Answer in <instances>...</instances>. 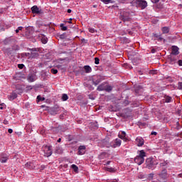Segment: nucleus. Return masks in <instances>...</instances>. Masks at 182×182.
<instances>
[{
    "label": "nucleus",
    "instance_id": "nucleus-36",
    "mask_svg": "<svg viewBox=\"0 0 182 182\" xmlns=\"http://www.w3.org/2000/svg\"><path fill=\"white\" fill-rule=\"evenodd\" d=\"M102 2L107 5V4H110V0H101Z\"/></svg>",
    "mask_w": 182,
    "mask_h": 182
},
{
    "label": "nucleus",
    "instance_id": "nucleus-47",
    "mask_svg": "<svg viewBox=\"0 0 182 182\" xmlns=\"http://www.w3.org/2000/svg\"><path fill=\"white\" fill-rule=\"evenodd\" d=\"M109 164H110V161H108L105 165V166H109Z\"/></svg>",
    "mask_w": 182,
    "mask_h": 182
},
{
    "label": "nucleus",
    "instance_id": "nucleus-30",
    "mask_svg": "<svg viewBox=\"0 0 182 182\" xmlns=\"http://www.w3.org/2000/svg\"><path fill=\"white\" fill-rule=\"evenodd\" d=\"M5 107H6V105H5V103H1L0 104L1 110H4V109H5Z\"/></svg>",
    "mask_w": 182,
    "mask_h": 182
},
{
    "label": "nucleus",
    "instance_id": "nucleus-2",
    "mask_svg": "<svg viewBox=\"0 0 182 182\" xmlns=\"http://www.w3.org/2000/svg\"><path fill=\"white\" fill-rule=\"evenodd\" d=\"M134 3L137 6H139V8H141V9H146L147 8V1L144 0H134Z\"/></svg>",
    "mask_w": 182,
    "mask_h": 182
},
{
    "label": "nucleus",
    "instance_id": "nucleus-18",
    "mask_svg": "<svg viewBox=\"0 0 182 182\" xmlns=\"http://www.w3.org/2000/svg\"><path fill=\"white\" fill-rule=\"evenodd\" d=\"M105 169L106 170V171H109V173H114V172H116V168H114L106 167V168H105Z\"/></svg>",
    "mask_w": 182,
    "mask_h": 182
},
{
    "label": "nucleus",
    "instance_id": "nucleus-34",
    "mask_svg": "<svg viewBox=\"0 0 182 182\" xmlns=\"http://www.w3.org/2000/svg\"><path fill=\"white\" fill-rule=\"evenodd\" d=\"M154 176V174L153 173H149L148 176L149 180H153V177Z\"/></svg>",
    "mask_w": 182,
    "mask_h": 182
},
{
    "label": "nucleus",
    "instance_id": "nucleus-37",
    "mask_svg": "<svg viewBox=\"0 0 182 182\" xmlns=\"http://www.w3.org/2000/svg\"><path fill=\"white\" fill-rule=\"evenodd\" d=\"M99 62H100L99 58H95V65H99Z\"/></svg>",
    "mask_w": 182,
    "mask_h": 182
},
{
    "label": "nucleus",
    "instance_id": "nucleus-7",
    "mask_svg": "<svg viewBox=\"0 0 182 182\" xmlns=\"http://www.w3.org/2000/svg\"><path fill=\"white\" fill-rule=\"evenodd\" d=\"M31 12L32 14H41L42 11L38 7V6H33L31 7Z\"/></svg>",
    "mask_w": 182,
    "mask_h": 182
},
{
    "label": "nucleus",
    "instance_id": "nucleus-28",
    "mask_svg": "<svg viewBox=\"0 0 182 182\" xmlns=\"http://www.w3.org/2000/svg\"><path fill=\"white\" fill-rule=\"evenodd\" d=\"M169 63L171 65H174V63H176V58H170Z\"/></svg>",
    "mask_w": 182,
    "mask_h": 182
},
{
    "label": "nucleus",
    "instance_id": "nucleus-39",
    "mask_svg": "<svg viewBox=\"0 0 182 182\" xmlns=\"http://www.w3.org/2000/svg\"><path fill=\"white\" fill-rule=\"evenodd\" d=\"M178 89H179V90H182V82H178Z\"/></svg>",
    "mask_w": 182,
    "mask_h": 182
},
{
    "label": "nucleus",
    "instance_id": "nucleus-6",
    "mask_svg": "<svg viewBox=\"0 0 182 182\" xmlns=\"http://www.w3.org/2000/svg\"><path fill=\"white\" fill-rule=\"evenodd\" d=\"M136 142L138 146V147H141L143 144H144V139L141 138V136H138L136 139Z\"/></svg>",
    "mask_w": 182,
    "mask_h": 182
},
{
    "label": "nucleus",
    "instance_id": "nucleus-54",
    "mask_svg": "<svg viewBox=\"0 0 182 182\" xmlns=\"http://www.w3.org/2000/svg\"><path fill=\"white\" fill-rule=\"evenodd\" d=\"M113 182H117V179H115Z\"/></svg>",
    "mask_w": 182,
    "mask_h": 182
},
{
    "label": "nucleus",
    "instance_id": "nucleus-16",
    "mask_svg": "<svg viewBox=\"0 0 182 182\" xmlns=\"http://www.w3.org/2000/svg\"><path fill=\"white\" fill-rule=\"evenodd\" d=\"M105 89H106V84H102L97 87V90H98L99 92H102L103 90L105 91Z\"/></svg>",
    "mask_w": 182,
    "mask_h": 182
},
{
    "label": "nucleus",
    "instance_id": "nucleus-1",
    "mask_svg": "<svg viewBox=\"0 0 182 182\" xmlns=\"http://www.w3.org/2000/svg\"><path fill=\"white\" fill-rule=\"evenodd\" d=\"M147 154L144 150H141L138 151V155L135 157L134 161L138 166H141L144 163V157H146Z\"/></svg>",
    "mask_w": 182,
    "mask_h": 182
},
{
    "label": "nucleus",
    "instance_id": "nucleus-19",
    "mask_svg": "<svg viewBox=\"0 0 182 182\" xmlns=\"http://www.w3.org/2000/svg\"><path fill=\"white\" fill-rule=\"evenodd\" d=\"M161 31L163 33H168V32H170V28H168V27H163Z\"/></svg>",
    "mask_w": 182,
    "mask_h": 182
},
{
    "label": "nucleus",
    "instance_id": "nucleus-41",
    "mask_svg": "<svg viewBox=\"0 0 182 182\" xmlns=\"http://www.w3.org/2000/svg\"><path fill=\"white\" fill-rule=\"evenodd\" d=\"M159 1H160V0H151V1L153 4H157V2H159Z\"/></svg>",
    "mask_w": 182,
    "mask_h": 182
},
{
    "label": "nucleus",
    "instance_id": "nucleus-50",
    "mask_svg": "<svg viewBox=\"0 0 182 182\" xmlns=\"http://www.w3.org/2000/svg\"><path fill=\"white\" fill-rule=\"evenodd\" d=\"M68 23H72V18H70V21H68Z\"/></svg>",
    "mask_w": 182,
    "mask_h": 182
},
{
    "label": "nucleus",
    "instance_id": "nucleus-17",
    "mask_svg": "<svg viewBox=\"0 0 182 182\" xmlns=\"http://www.w3.org/2000/svg\"><path fill=\"white\" fill-rule=\"evenodd\" d=\"M84 70L85 73H90L92 72V68L89 65L84 66Z\"/></svg>",
    "mask_w": 182,
    "mask_h": 182
},
{
    "label": "nucleus",
    "instance_id": "nucleus-40",
    "mask_svg": "<svg viewBox=\"0 0 182 182\" xmlns=\"http://www.w3.org/2000/svg\"><path fill=\"white\" fill-rule=\"evenodd\" d=\"M8 132L10 134H12V133H14V130L12 129H9Z\"/></svg>",
    "mask_w": 182,
    "mask_h": 182
},
{
    "label": "nucleus",
    "instance_id": "nucleus-49",
    "mask_svg": "<svg viewBox=\"0 0 182 182\" xmlns=\"http://www.w3.org/2000/svg\"><path fill=\"white\" fill-rule=\"evenodd\" d=\"M123 19H124V21H129V18H124Z\"/></svg>",
    "mask_w": 182,
    "mask_h": 182
},
{
    "label": "nucleus",
    "instance_id": "nucleus-22",
    "mask_svg": "<svg viewBox=\"0 0 182 182\" xmlns=\"http://www.w3.org/2000/svg\"><path fill=\"white\" fill-rule=\"evenodd\" d=\"M112 86L105 84V92H112Z\"/></svg>",
    "mask_w": 182,
    "mask_h": 182
},
{
    "label": "nucleus",
    "instance_id": "nucleus-33",
    "mask_svg": "<svg viewBox=\"0 0 182 182\" xmlns=\"http://www.w3.org/2000/svg\"><path fill=\"white\" fill-rule=\"evenodd\" d=\"M92 83L93 85H95V86H97V85L100 83V80H96V81L93 80Z\"/></svg>",
    "mask_w": 182,
    "mask_h": 182
},
{
    "label": "nucleus",
    "instance_id": "nucleus-9",
    "mask_svg": "<svg viewBox=\"0 0 182 182\" xmlns=\"http://www.w3.org/2000/svg\"><path fill=\"white\" fill-rule=\"evenodd\" d=\"M86 153V146H80L78 148V154L80 156H83Z\"/></svg>",
    "mask_w": 182,
    "mask_h": 182
},
{
    "label": "nucleus",
    "instance_id": "nucleus-24",
    "mask_svg": "<svg viewBox=\"0 0 182 182\" xmlns=\"http://www.w3.org/2000/svg\"><path fill=\"white\" fill-rule=\"evenodd\" d=\"M168 164V161H164L160 164L161 167H166Z\"/></svg>",
    "mask_w": 182,
    "mask_h": 182
},
{
    "label": "nucleus",
    "instance_id": "nucleus-32",
    "mask_svg": "<svg viewBox=\"0 0 182 182\" xmlns=\"http://www.w3.org/2000/svg\"><path fill=\"white\" fill-rule=\"evenodd\" d=\"M51 73H53V75H56V73H58V70L55 69V68H52L50 70Z\"/></svg>",
    "mask_w": 182,
    "mask_h": 182
},
{
    "label": "nucleus",
    "instance_id": "nucleus-31",
    "mask_svg": "<svg viewBox=\"0 0 182 182\" xmlns=\"http://www.w3.org/2000/svg\"><path fill=\"white\" fill-rule=\"evenodd\" d=\"M60 28L62 31H68V27L65 26L63 23L60 24Z\"/></svg>",
    "mask_w": 182,
    "mask_h": 182
},
{
    "label": "nucleus",
    "instance_id": "nucleus-27",
    "mask_svg": "<svg viewBox=\"0 0 182 182\" xmlns=\"http://www.w3.org/2000/svg\"><path fill=\"white\" fill-rule=\"evenodd\" d=\"M37 100L38 102H43V100H45V98L42 97L41 95H38L37 97Z\"/></svg>",
    "mask_w": 182,
    "mask_h": 182
},
{
    "label": "nucleus",
    "instance_id": "nucleus-45",
    "mask_svg": "<svg viewBox=\"0 0 182 182\" xmlns=\"http://www.w3.org/2000/svg\"><path fill=\"white\" fill-rule=\"evenodd\" d=\"M67 12H68V14H71L72 13V10L70 9H68L67 10Z\"/></svg>",
    "mask_w": 182,
    "mask_h": 182
},
{
    "label": "nucleus",
    "instance_id": "nucleus-51",
    "mask_svg": "<svg viewBox=\"0 0 182 182\" xmlns=\"http://www.w3.org/2000/svg\"><path fill=\"white\" fill-rule=\"evenodd\" d=\"M19 32V30L18 28L16 30V33H18Z\"/></svg>",
    "mask_w": 182,
    "mask_h": 182
},
{
    "label": "nucleus",
    "instance_id": "nucleus-35",
    "mask_svg": "<svg viewBox=\"0 0 182 182\" xmlns=\"http://www.w3.org/2000/svg\"><path fill=\"white\" fill-rule=\"evenodd\" d=\"M89 32H90V33H95V32H96V30L93 28H89Z\"/></svg>",
    "mask_w": 182,
    "mask_h": 182
},
{
    "label": "nucleus",
    "instance_id": "nucleus-15",
    "mask_svg": "<svg viewBox=\"0 0 182 182\" xmlns=\"http://www.w3.org/2000/svg\"><path fill=\"white\" fill-rule=\"evenodd\" d=\"M25 167L30 168V170H33V168H35V164H33L32 162H27L25 164Z\"/></svg>",
    "mask_w": 182,
    "mask_h": 182
},
{
    "label": "nucleus",
    "instance_id": "nucleus-5",
    "mask_svg": "<svg viewBox=\"0 0 182 182\" xmlns=\"http://www.w3.org/2000/svg\"><path fill=\"white\" fill-rule=\"evenodd\" d=\"M146 167H148L149 169L154 168V161H153V159L151 158L146 159Z\"/></svg>",
    "mask_w": 182,
    "mask_h": 182
},
{
    "label": "nucleus",
    "instance_id": "nucleus-29",
    "mask_svg": "<svg viewBox=\"0 0 182 182\" xmlns=\"http://www.w3.org/2000/svg\"><path fill=\"white\" fill-rule=\"evenodd\" d=\"M0 161H1V163H6V161H8V158L3 157L1 159Z\"/></svg>",
    "mask_w": 182,
    "mask_h": 182
},
{
    "label": "nucleus",
    "instance_id": "nucleus-48",
    "mask_svg": "<svg viewBox=\"0 0 182 182\" xmlns=\"http://www.w3.org/2000/svg\"><path fill=\"white\" fill-rule=\"evenodd\" d=\"M57 141L58 143H60V141H62V139L59 138Z\"/></svg>",
    "mask_w": 182,
    "mask_h": 182
},
{
    "label": "nucleus",
    "instance_id": "nucleus-52",
    "mask_svg": "<svg viewBox=\"0 0 182 182\" xmlns=\"http://www.w3.org/2000/svg\"><path fill=\"white\" fill-rule=\"evenodd\" d=\"M52 114H58V112H52Z\"/></svg>",
    "mask_w": 182,
    "mask_h": 182
},
{
    "label": "nucleus",
    "instance_id": "nucleus-43",
    "mask_svg": "<svg viewBox=\"0 0 182 182\" xmlns=\"http://www.w3.org/2000/svg\"><path fill=\"white\" fill-rule=\"evenodd\" d=\"M88 87H89L90 90H95V87H93L92 85H90Z\"/></svg>",
    "mask_w": 182,
    "mask_h": 182
},
{
    "label": "nucleus",
    "instance_id": "nucleus-10",
    "mask_svg": "<svg viewBox=\"0 0 182 182\" xmlns=\"http://www.w3.org/2000/svg\"><path fill=\"white\" fill-rule=\"evenodd\" d=\"M159 177L163 180H166V178H167L168 177L167 170L166 169L162 170V171L159 173Z\"/></svg>",
    "mask_w": 182,
    "mask_h": 182
},
{
    "label": "nucleus",
    "instance_id": "nucleus-53",
    "mask_svg": "<svg viewBox=\"0 0 182 182\" xmlns=\"http://www.w3.org/2000/svg\"><path fill=\"white\" fill-rule=\"evenodd\" d=\"M178 176L182 178V173H180Z\"/></svg>",
    "mask_w": 182,
    "mask_h": 182
},
{
    "label": "nucleus",
    "instance_id": "nucleus-11",
    "mask_svg": "<svg viewBox=\"0 0 182 182\" xmlns=\"http://www.w3.org/2000/svg\"><path fill=\"white\" fill-rule=\"evenodd\" d=\"M171 49H172V51H171L172 55H178V53H180V52L178 51L179 48L176 46H173L171 47Z\"/></svg>",
    "mask_w": 182,
    "mask_h": 182
},
{
    "label": "nucleus",
    "instance_id": "nucleus-44",
    "mask_svg": "<svg viewBox=\"0 0 182 182\" xmlns=\"http://www.w3.org/2000/svg\"><path fill=\"white\" fill-rule=\"evenodd\" d=\"M151 134H152V135H154V136H157V132H152L151 133Z\"/></svg>",
    "mask_w": 182,
    "mask_h": 182
},
{
    "label": "nucleus",
    "instance_id": "nucleus-21",
    "mask_svg": "<svg viewBox=\"0 0 182 182\" xmlns=\"http://www.w3.org/2000/svg\"><path fill=\"white\" fill-rule=\"evenodd\" d=\"M71 168H73V170H74L75 173H77V171H79V167H77V166H76L75 164H73L71 166Z\"/></svg>",
    "mask_w": 182,
    "mask_h": 182
},
{
    "label": "nucleus",
    "instance_id": "nucleus-46",
    "mask_svg": "<svg viewBox=\"0 0 182 182\" xmlns=\"http://www.w3.org/2000/svg\"><path fill=\"white\" fill-rule=\"evenodd\" d=\"M22 29H23V27H22V26H19V27L18 28V31H22Z\"/></svg>",
    "mask_w": 182,
    "mask_h": 182
},
{
    "label": "nucleus",
    "instance_id": "nucleus-14",
    "mask_svg": "<svg viewBox=\"0 0 182 182\" xmlns=\"http://www.w3.org/2000/svg\"><path fill=\"white\" fill-rule=\"evenodd\" d=\"M18 97L16 92H12L10 95L8 96L9 100H15Z\"/></svg>",
    "mask_w": 182,
    "mask_h": 182
},
{
    "label": "nucleus",
    "instance_id": "nucleus-42",
    "mask_svg": "<svg viewBox=\"0 0 182 182\" xmlns=\"http://www.w3.org/2000/svg\"><path fill=\"white\" fill-rule=\"evenodd\" d=\"M178 63L179 66H182V60H179L178 61Z\"/></svg>",
    "mask_w": 182,
    "mask_h": 182
},
{
    "label": "nucleus",
    "instance_id": "nucleus-23",
    "mask_svg": "<svg viewBox=\"0 0 182 182\" xmlns=\"http://www.w3.org/2000/svg\"><path fill=\"white\" fill-rule=\"evenodd\" d=\"M171 100H173L171 97H169V96H166L165 97V102H166V103H170V102H171Z\"/></svg>",
    "mask_w": 182,
    "mask_h": 182
},
{
    "label": "nucleus",
    "instance_id": "nucleus-8",
    "mask_svg": "<svg viewBox=\"0 0 182 182\" xmlns=\"http://www.w3.org/2000/svg\"><path fill=\"white\" fill-rule=\"evenodd\" d=\"M126 132L124 131H120L119 134H118V137H119V139H122V140H124V141H127V138H126Z\"/></svg>",
    "mask_w": 182,
    "mask_h": 182
},
{
    "label": "nucleus",
    "instance_id": "nucleus-38",
    "mask_svg": "<svg viewBox=\"0 0 182 182\" xmlns=\"http://www.w3.org/2000/svg\"><path fill=\"white\" fill-rule=\"evenodd\" d=\"M18 68L19 69H23V68H25V65H23V64H18Z\"/></svg>",
    "mask_w": 182,
    "mask_h": 182
},
{
    "label": "nucleus",
    "instance_id": "nucleus-25",
    "mask_svg": "<svg viewBox=\"0 0 182 182\" xmlns=\"http://www.w3.org/2000/svg\"><path fill=\"white\" fill-rule=\"evenodd\" d=\"M41 42L42 43H44V44L48 43V38L46 37H43L41 38Z\"/></svg>",
    "mask_w": 182,
    "mask_h": 182
},
{
    "label": "nucleus",
    "instance_id": "nucleus-13",
    "mask_svg": "<svg viewBox=\"0 0 182 182\" xmlns=\"http://www.w3.org/2000/svg\"><path fill=\"white\" fill-rule=\"evenodd\" d=\"M28 82H35V80H36V75L35 74H30L28 76Z\"/></svg>",
    "mask_w": 182,
    "mask_h": 182
},
{
    "label": "nucleus",
    "instance_id": "nucleus-20",
    "mask_svg": "<svg viewBox=\"0 0 182 182\" xmlns=\"http://www.w3.org/2000/svg\"><path fill=\"white\" fill-rule=\"evenodd\" d=\"M68 99H69V96H68L66 94L62 95L61 100H63V102H66Z\"/></svg>",
    "mask_w": 182,
    "mask_h": 182
},
{
    "label": "nucleus",
    "instance_id": "nucleus-26",
    "mask_svg": "<svg viewBox=\"0 0 182 182\" xmlns=\"http://www.w3.org/2000/svg\"><path fill=\"white\" fill-rule=\"evenodd\" d=\"M154 36L155 38H157V39H159V41H163V38H161V35L154 34Z\"/></svg>",
    "mask_w": 182,
    "mask_h": 182
},
{
    "label": "nucleus",
    "instance_id": "nucleus-3",
    "mask_svg": "<svg viewBox=\"0 0 182 182\" xmlns=\"http://www.w3.org/2000/svg\"><path fill=\"white\" fill-rule=\"evenodd\" d=\"M43 151H44V156L46 157H50L52 156V147L49 146H43Z\"/></svg>",
    "mask_w": 182,
    "mask_h": 182
},
{
    "label": "nucleus",
    "instance_id": "nucleus-4",
    "mask_svg": "<svg viewBox=\"0 0 182 182\" xmlns=\"http://www.w3.org/2000/svg\"><path fill=\"white\" fill-rule=\"evenodd\" d=\"M111 147L116 149V147H120L122 146V140L120 139H116L110 143Z\"/></svg>",
    "mask_w": 182,
    "mask_h": 182
},
{
    "label": "nucleus",
    "instance_id": "nucleus-12",
    "mask_svg": "<svg viewBox=\"0 0 182 182\" xmlns=\"http://www.w3.org/2000/svg\"><path fill=\"white\" fill-rule=\"evenodd\" d=\"M31 58H38V50L36 48H32L31 49Z\"/></svg>",
    "mask_w": 182,
    "mask_h": 182
}]
</instances>
